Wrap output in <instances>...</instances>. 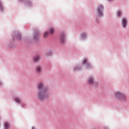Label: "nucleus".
I'll list each match as a JSON object with an SVG mask.
<instances>
[{
    "label": "nucleus",
    "instance_id": "14",
    "mask_svg": "<svg viewBox=\"0 0 129 129\" xmlns=\"http://www.w3.org/2000/svg\"><path fill=\"white\" fill-rule=\"evenodd\" d=\"M121 15V11H118V16Z\"/></svg>",
    "mask_w": 129,
    "mask_h": 129
},
{
    "label": "nucleus",
    "instance_id": "13",
    "mask_svg": "<svg viewBox=\"0 0 129 129\" xmlns=\"http://www.w3.org/2000/svg\"><path fill=\"white\" fill-rule=\"evenodd\" d=\"M85 37H86V34L85 33H84L82 35V38H84Z\"/></svg>",
    "mask_w": 129,
    "mask_h": 129
},
{
    "label": "nucleus",
    "instance_id": "17",
    "mask_svg": "<svg viewBox=\"0 0 129 129\" xmlns=\"http://www.w3.org/2000/svg\"><path fill=\"white\" fill-rule=\"evenodd\" d=\"M34 38H35V39H36L37 38V37L36 36V35L34 36Z\"/></svg>",
    "mask_w": 129,
    "mask_h": 129
},
{
    "label": "nucleus",
    "instance_id": "9",
    "mask_svg": "<svg viewBox=\"0 0 129 129\" xmlns=\"http://www.w3.org/2000/svg\"><path fill=\"white\" fill-rule=\"evenodd\" d=\"M9 126H10L9 123L8 122H6L5 124V129H8Z\"/></svg>",
    "mask_w": 129,
    "mask_h": 129
},
{
    "label": "nucleus",
    "instance_id": "1",
    "mask_svg": "<svg viewBox=\"0 0 129 129\" xmlns=\"http://www.w3.org/2000/svg\"><path fill=\"white\" fill-rule=\"evenodd\" d=\"M49 91L48 89L45 88L44 89V84L43 83H39L38 84V97L41 101H43L49 98Z\"/></svg>",
    "mask_w": 129,
    "mask_h": 129
},
{
    "label": "nucleus",
    "instance_id": "12",
    "mask_svg": "<svg viewBox=\"0 0 129 129\" xmlns=\"http://www.w3.org/2000/svg\"><path fill=\"white\" fill-rule=\"evenodd\" d=\"M15 101H16V102H17V103H20L21 102V101L19 98H15Z\"/></svg>",
    "mask_w": 129,
    "mask_h": 129
},
{
    "label": "nucleus",
    "instance_id": "7",
    "mask_svg": "<svg viewBox=\"0 0 129 129\" xmlns=\"http://www.w3.org/2000/svg\"><path fill=\"white\" fill-rule=\"evenodd\" d=\"M60 40L62 43H64L66 41L65 39V34L64 33H62V34L60 36Z\"/></svg>",
    "mask_w": 129,
    "mask_h": 129
},
{
    "label": "nucleus",
    "instance_id": "6",
    "mask_svg": "<svg viewBox=\"0 0 129 129\" xmlns=\"http://www.w3.org/2000/svg\"><path fill=\"white\" fill-rule=\"evenodd\" d=\"M36 72L37 74H41L42 72V68L41 66H38L36 67Z\"/></svg>",
    "mask_w": 129,
    "mask_h": 129
},
{
    "label": "nucleus",
    "instance_id": "5",
    "mask_svg": "<svg viewBox=\"0 0 129 129\" xmlns=\"http://www.w3.org/2000/svg\"><path fill=\"white\" fill-rule=\"evenodd\" d=\"M127 21L126 18H123L122 20V25L123 28L127 27Z\"/></svg>",
    "mask_w": 129,
    "mask_h": 129
},
{
    "label": "nucleus",
    "instance_id": "8",
    "mask_svg": "<svg viewBox=\"0 0 129 129\" xmlns=\"http://www.w3.org/2000/svg\"><path fill=\"white\" fill-rule=\"evenodd\" d=\"M40 56L39 55H36L34 57V59L35 61H39L40 60Z\"/></svg>",
    "mask_w": 129,
    "mask_h": 129
},
{
    "label": "nucleus",
    "instance_id": "18",
    "mask_svg": "<svg viewBox=\"0 0 129 129\" xmlns=\"http://www.w3.org/2000/svg\"><path fill=\"white\" fill-rule=\"evenodd\" d=\"M32 129H35V128H34V127H33Z\"/></svg>",
    "mask_w": 129,
    "mask_h": 129
},
{
    "label": "nucleus",
    "instance_id": "4",
    "mask_svg": "<svg viewBox=\"0 0 129 129\" xmlns=\"http://www.w3.org/2000/svg\"><path fill=\"white\" fill-rule=\"evenodd\" d=\"M103 10V6H99L98 8V15L99 16H102V15H103V13H102Z\"/></svg>",
    "mask_w": 129,
    "mask_h": 129
},
{
    "label": "nucleus",
    "instance_id": "2",
    "mask_svg": "<svg viewBox=\"0 0 129 129\" xmlns=\"http://www.w3.org/2000/svg\"><path fill=\"white\" fill-rule=\"evenodd\" d=\"M114 96L120 101H126V100H127L125 94H124V93H122L121 92H116L114 93Z\"/></svg>",
    "mask_w": 129,
    "mask_h": 129
},
{
    "label": "nucleus",
    "instance_id": "16",
    "mask_svg": "<svg viewBox=\"0 0 129 129\" xmlns=\"http://www.w3.org/2000/svg\"><path fill=\"white\" fill-rule=\"evenodd\" d=\"M18 38L21 39V35H18Z\"/></svg>",
    "mask_w": 129,
    "mask_h": 129
},
{
    "label": "nucleus",
    "instance_id": "11",
    "mask_svg": "<svg viewBox=\"0 0 129 129\" xmlns=\"http://www.w3.org/2000/svg\"><path fill=\"white\" fill-rule=\"evenodd\" d=\"M54 32H55V29H54V28H51L50 30V33H51V34H53Z\"/></svg>",
    "mask_w": 129,
    "mask_h": 129
},
{
    "label": "nucleus",
    "instance_id": "15",
    "mask_svg": "<svg viewBox=\"0 0 129 129\" xmlns=\"http://www.w3.org/2000/svg\"><path fill=\"white\" fill-rule=\"evenodd\" d=\"M86 62H87V59H84L83 63H86Z\"/></svg>",
    "mask_w": 129,
    "mask_h": 129
},
{
    "label": "nucleus",
    "instance_id": "10",
    "mask_svg": "<svg viewBox=\"0 0 129 129\" xmlns=\"http://www.w3.org/2000/svg\"><path fill=\"white\" fill-rule=\"evenodd\" d=\"M49 34V32L47 31L46 32H45L44 34V37H47V36H48Z\"/></svg>",
    "mask_w": 129,
    "mask_h": 129
},
{
    "label": "nucleus",
    "instance_id": "3",
    "mask_svg": "<svg viewBox=\"0 0 129 129\" xmlns=\"http://www.w3.org/2000/svg\"><path fill=\"white\" fill-rule=\"evenodd\" d=\"M89 83L91 84V85H93L95 87H97L98 86V84L96 83V82H94L93 78L91 77L89 79Z\"/></svg>",
    "mask_w": 129,
    "mask_h": 129
}]
</instances>
